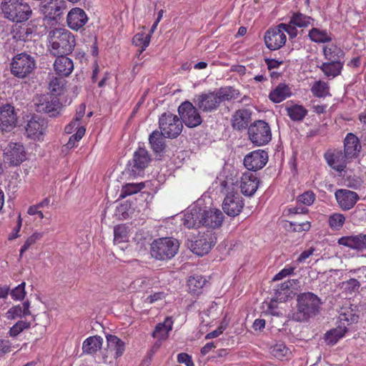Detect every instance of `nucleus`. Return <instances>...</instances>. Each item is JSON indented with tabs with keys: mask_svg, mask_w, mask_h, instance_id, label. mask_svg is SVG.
I'll use <instances>...</instances> for the list:
<instances>
[{
	"mask_svg": "<svg viewBox=\"0 0 366 366\" xmlns=\"http://www.w3.org/2000/svg\"><path fill=\"white\" fill-rule=\"evenodd\" d=\"M285 109L290 118L295 122L302 121L308 113L303 106L299 104H287Z\"/></svg>",
	"mask_w": 366,
	"mask_h": 366,
	"instance_id": "obj_37",
	"label": "nucleus"
},
{
	"mask_svg": "<svg viewBox=\"0 0 366 366\" xmlns=\"http://www.w3.org/2000/svg\"><path fill=\"white\" fill-rule=\"evenodd\" d=\"M216 242L217 237L215 234L211 231H207L199 234L197 239L192 243V251L199 256H203L210 251Z\"/></svg>",
	"mask_w": 366,
	"mask_h": 366,
	"instance_id": "obj_12",
	"label": "nucleus"
},
{
	"mask_svg": "<svg viewBox=\"0 0 366 366\" xmlns=\"http://www.w3.org/2000/svg\"><path fill=\"white\" fill-rule=\"evenodd\" d=\"M297 302V310L292 314V319L295 321H307L320 312V299L312 292L300 294Z\"/></svg>",
	"mask_w": 366,
	"mask_h": 366,
	"instance_id": "obj_1",
	"label": "nucleus"
},
{
	"mask_svg": "<svg viewBox=\"0 0 366 366\" xmlns=\"http://www.w3.org/2000/svg\"><path fill=\"white\" fill-rule=\"evenodd\" d=\"M361 149L362 146L357 137L352 133H348L344 139L345 158L352 162L358 157Z\"/></svg>",
	"mask_w": 366,
	"mask_h": 366,
	"instance_id": "obj_21",
	"label": "nucleus"
},
{
	"mask_svg": "<svg viewBox=\"0 0 366 366\" xmlns=\"http://www.w3.org/2000/svg\"><path fill=\"white\" fill-rule=\"evenodd\" d=\"M215 93L219 99V104L223 101L236 99L239 97V91L231 86L222 87Z\"/></svg>",
	"mask_w": 366,
	"mask_h": 366,
	"instance_id": "obj_39",
	"label": "nucleus"
},
{
	"mask_svg": "<svg viewBox=\"0 0 366 366\" xmlns=\"http://www.w3.org/2000/svg\"><path fill=\"white\" fill-rule=\"evenodd\" d=\"M179 241L172 237H162L153 241L150 253L152 257L161 261L173 258L178 252Z\"/></svg>",
	"mask_w": 366,
	"mask_h": 366,
	"instance_id": "obj_4",
	"label": "nucleus"
},
{
	"mask_svg": "<svg viewBox=\"0 0 366 366\" xmlns=\"http://www.w3.org/2000/svg\"><path fill=\"white\" fill-rule=\"evenodd\" d=\"M345 290L352 294L358 291L360 284L356 279H350L348 281L343 282Z\"/></svg>",
	"mask_w": 366,
	"mask_h": 366,
	"instance_id": "obj_57",
	"label": "nucleus"
},
{
	"mask_svg": "<svg viewBox=\"0 0 366 366\" xmlns=\"http://www.w3.org/2000/svg\"><path fill=\"white\" fill-rule=\"evenodd\" d=\"M178 113L182 124L184 123L187 127L194 128L202 122L198 108L189 101H185L179 106Z\"/></svg>",
	"mask_w": 366,
	"mask_h": 366,
	"instance_id": "obj_9",
	"label": "nucleus"
},
{
	"mask_svg": "<svg viewBox=\"0 0 366 366\" xmlns=\"http://www.w3.org/2000/svg\"><path fill=\"white\" fill-rule=\"evenodd\" d=\"M4 161L12 166H18L26 159V152L22 144L10 142L4 150Z\"/></svg>",
	"mask_w": 366,
	"mask_h": 366,
	"instance_id": "obj_14",
	"label": "nucleus"
},
{
	"mask_svg": "<svg viewBox=\"0 0 366 366\" xmlns=\"http://www.w3.org/2000/svg\"><path fill=\"white\" fill-rule=\"evenodd\" d=\"M177 361L179 363H184L187 366H194V362L192 360V357L187 353H180L177 356Z\"/></svg>",
	"mask_w": 366,
	"mask_h": 366,
	"instance_id": "obj_62",
	"label": "nucleus"
},
{
	"mask_svg": "<svg viewBox=\"0 0 366 366\" xmlns=\"http://www.w3.org/2000/svg\"><path fill=\"white\" fill-rule=\"evenodd\" d=\"M252 113L249 109L237 110L232 117V126L235 130L245 129L251 121Z\"/></svg>",
	"mask_w": 366,
	"mask_h": 366,
	"instance_id": "obj_28",
	"label": "nucleus"
},
{
	"mask_svg": "<svg viewBox=\"0 0 366 366\" xmlns=\"http://www.w3.org/2000/svg\"><path fill=\"white\" fill-rule=\"evenodd\" d=\"M290 292H287L281 291L280 290H276L275 293H274V300L275 302H286L290 297Z\"/></svg>",
	"mask_w": 366,
	"mask_h": 366,
	"instance_id": "obj_63",
	"label": "nucleus"
},
{
	"mask_svg": "<svg viewBox=\"0 0 366 366\" xmlns=\"http://www.w3.org/2000/svg\"><path fill=\"white\" fill-rule=\"evenodd\" d=\"M312 19L301 13L293 14L290 19V24L298 27H307L310 24Z\"/></svg>",
	"mask_w": 366,
	"mask_h": 366,
	"instance_id": "obj_46",
	"label": "nucleus"
},
{
	"mask_svg": "<svg viewBox=\"0 0 366 366\" xmlns=\"http://www.w3.org/2000/svg\"><path fill=\"white\" fill-rule=\"evenodd\" d=\"M337 243L351 249L364 250L366 249V234L342 237L338 239Z\"/></svg>",
	"mask_w": 366,
	"mask_h": 366,
	"instance_id": "obj_27",
	"label": "nucleus"
},
{
	"mask_svg": "<svg viewBox=\"0 0 366 366\" xmlns=\"http://www.w3.org/2000/svg\"><path fill=\"white\" fill-rule=\"evenodd\" d=\"M202 209L195 206L184 213L182 224L188 229L198 228L202 225Z\"/></svg>",
	"mask_w": 366,
	"mask_h": 366,
	"instance_id": "obj_24",
	"label": "nucleus"
},
{
	"mask_svg": "<svg viewBox=\"0 0 366 366\" xmlns=\"http://www.w3.org/2000/svg\"><path fill=\"white\" fill-rule=\"evenodd\" d=\"M54 63V68L57 74L68 76L74 69V64L66 54H59Z\"/></svg>",
	"mask_w": 366,
	"mask_h": 366,
	"instance_id": "obj_29",
	"label": "nucleus"
},
{
	"mask_svg": "<svg viewBox=\"0 0 366 366\" xmlns=\"http://www.w3.org/2000/svg\"><path fill=\"white\" fill-rule=\"evenodd\" d=\"M164 135L157 130L154 131L149 137L150 147L154 152L159 154L162 152L166 147Z\"/></svg>",
	"mask_w": 366,
	"mask_h": 366,
	"instance_id": "obj_33",
	"label": "nucleus"
},
{
	"mask_svg": "<svg viewBox=\"0 0 366 366\" xmlns=\"http://www.w3.org/2000/svg\"><path fill=\"white\" fill-rule=\"evenodd\" d=\"M268 161L267 153L262 149L253 151L247 154L244 159L245 167L250 171L262 169Z\"/></svg>",
	"mask_w": 366,
	"mask_h": 366,
	"instance_id": "obj_15",
	"label": "nucleus"
},
{
	"mask_svg": "<svg viewBox=\"0 0 366 366\" xmlns=\"http://www.w3.org/2000/svg\"><path fill=\"white\" fill-rule=\"evenodd\" d=\"M85 134V128L84 127H80L78 128L76 134L71 135L69 137V139L66 144L65 145L66 148L71 149L76 146V143L78 142L84 135Z\"/></svg>",
	"mask_w": 366,
	"mask_h": 366,
	"instance_id": "obj_52",
	"label": "nucleus"
},
{
	"mask_svg": "<svg viewBox=\"0 0 366 366\" xmlns=\"http://www.w3.org/2000/svg\"><path fill=\"white\" fill-rule=\"evenodd\" d=\"M345 222V217L342 214L334 213L330 216L328 222L332 229H340Z\"/></svg>",
	"mask_w": 366,
	"mask_h": 366,
	"instance_id": "obj_49",
	"label": "nucleus"
},
{
	"mask_svg": "<svg viewBox=\"0 0 366 366\" xmlns=\"http://www.w3.org/2000/svg\"><path fill=\"white\" fill-rule=\"evenodd\" d=\"M206 283L205 277L202 275L194 274L190 276L187 280L188 291L191 294L199 295Z\"/></svg>",
	"mask_w": 366,
	"mask_h": 366,
	"instance_id": "obj_34",
	"label": "nucleus"
},
{
	"mask_svg": "<svg viewBox=\"0 0 366 366\" xmlns=\"http://www.w3.org/2000/svg\"><path fill=\"white\" fill-rule=\"evenodd\" d=\"M271 354L278 360L287 357L291 352L284 343H277L271 347Z\"/></svg>",
	"mask_w": 366,
	"mask_h": 366,
	"instance_id": "obj_45",
	"label": "nucleus"
},
{
	"mask_svg": "<svg viewBox=\"0 0 366 366\" xmlns=\"http://www.w3.org/2000/svg\"><path fill=\"white\" fill-rule=\"evenodd\" d=\"M344 65L343 61L324 62L319 66L329 78H335L340 74Z\"/></svg>",
	"mask_w": 366,
	"mask_h": 366,
	"instance_id": "obj_36",
	"label": "nucleus"
},
{
	"mask_svg": "<svg viewBox=\"0 0 366 366\" xmlns=\"http://www.w3.org/2000/svg\"><path fill=\"white\" fill-rule=\"evenodd\" d=\"M88 21L85 11L80 8L72 9L67 14L66 21L70 29L78 31Z\"/></svg>",
	"mask_w": 366,
	"mask_h": 366,
	"instance_id": "obj_23",
	"label": "nucleus"
},
{
	"mask_svg": "<svg viewBox=\"0 0 366 366\" xmlns=\"http://www.w3.org/2000/svg\"><path fill=\"white\" fill-rule=\"evenodd\" d=\"M0 9L5 19L16 23L27 21L32 14L31 6L24 0H2Z\"/></svg>",
	"mask_w": 366,
	"mask_h": 366,
	"instance_id": "obj_2",
	"label": "nucleus"
},
{
	"mask_svg": "<svg viewBox=\"0 0 366 366\" xmlns=\"http://www.w3.org/2000/svg\"><path fill=\"white\" fill-rule=\"evenodd\" d=\"M292 96L291 88L285 83H280L269 94V99L273 103H280Z\"/></svg>",
	"mask_w": 366,
	"mask_h": 366,
	"instance_id": "obj_30",
	"label": "nucleus"
},
{
	"mask_svg": "<svg viewBox=\"0 0 366 366\" xmlns=\"http://www.w3.org/2000/svg\"><path fill=\"white\" fill-rule=\"evenodd\" d=\"M309 36L312 41L316 43L329 42L332 39L326 31H322L317 28H313L310 31Z\"/></svg>",
	"mask_w": 366,
	"mask_h": 366,
	"instance_id": "obj_41",
	"label": "nucleus"
},
{
	"mask_svg": "<svg viewBox=\"0 0 366 366\" xmlns=\"http://www.w3.org/2000/svg\"><path fill=\"white\" fill-rule=\"evenodd\" d=\"M159 127L160 132L165 137L174 139L181 134L183 125L177 115L170 112H164L159 119Z\"/></svg>",
	"mask_w": 366,
	"mask_h": 366,
	"instance_id": "obj_6",
	"label": "nucleus"
},
{
	"mask_svg": "<svg viewBox=\"0 0 366 366\" xmlns=\"http://www.w3.org/2000/svg\"><path fill=\"white\" fill-rule=\"evenodd\" d=\"M315 199V194L312 191H307L303 194L299 195L297 201L299 203L303 204L306 206H310L313 204Z\"/></svg>",
	"mask_w": 366,
	"mask_h": 366,
	"instance_id": "obj_53",
	"label": "nucleus"
},
{
	"mask_svg": "<svg viewBox=\"0 0 366 366\" xmlns=\"http://www.w3.org/2000/svg\"><path fill=\"white\" fill-rule=\"evenodd\" d=\"M150 161L151 157L148 151L144 147H139L128 162V169L134 176L140 175L148 167Z\"/></svg>",
	"mask_w": 366,
	"mask_h": 366,
	"instance_id": "obj_11",
	"label": "nucleus"
},
{
	"mask_svg": "<svg viewBox=\"0 0 366 366\" xmlns=\"http://www.w3.org/2000/svg\"><path fill=\"white\" fill-rule=\"evenodd\" d=\"M36 67V62L31 56L21 53L15 56L11 63V72L18 78H24L31 74Z\"/></svg>",
	"mask_w": 366,
	"mask_h": 366,
	"instance_id": "obj_8",
	"label": "nucleus"
},
{
	"mask_svg": "<svg viewBox=\"0 0 366 366\" xmlns=\"http://www.w3.org/2000/svg\"><path fill=\"white\" fill-rule=\"evenodd\" d=\"M114 242L116 244L124 242L128 239V229L124 224H119L114 228Z\"/></svg>",
	"mask_w": 366,
	"mask_h": 366,
	"instance_id": "obj_47",
	"label": "nucleus"
},
{
	"mask_svg": "<svg viewBox=\"0 0 366 366\" xmlns=\"http://www.w3.org/2000/svg\"><path fill=\"white\" fill-rule=\"evenodd\" d=\"M227 186V182H221L220 192L225 194L222 209L228 216L236 217L244 207L243 199L237 192H229Z\"/></svg>",
	"mask_w": 366,
	"mask_h": 366,
	"instance_id": "obj_5",
	"label": "nucleus"
},
{
	"mask_svg": "<svg viewBox=\"0 0 366 366\" xmlns=\"http://www.w3.org/2000/svg\"><path fill=\"white\" fill-rule=\"evenodd\" d=\"M41 237L42 234L39 232H34L30 237H29L20 249V256H22L24 252H25L32 244H34Z\"/></svg>",
	"mask_w": 366,
	"mask_h": 366,
	"instance_id": "obj_55",
	"label": "nucleus"
},
{
	"mask_svg": "<svg viewBox=\"0 0 366 366\" xmlns=\"http://www.w3.org/2000/svg\"><path fill=\"white\" fill-rule=\"evenodd\" d=\"M106 338L107 342V355L113 356L115 359L121 357L125 350L124 342L117 336L113 335H107Z\"/></svg>",
	"mask_w": 366,
	"mask_h": 366,
	"instance_id": "obj_26",
	"label": "nucleus"
},
{
	"mask_svg": "<svg viewBox=\"0 0 366 366\" xmlns=\"http://www.w3.org/2000/svg\"><path fill=\"white\" fill-rule=\"evenodd\" d=\"M144 187L145 184L144 182L126 184L121 189L119 198L124 199L127 196L137 194L144 189Z\"/></svg>",
	"mask_w": 366,
	"mask_h": 366,
	"instance_id": "obj_40",
	"label": "nucleus"
},
{
	"mask_svg": "<svg viewBox=\"0 0 366 366\" xmlns=\"http://www.w3.org/2000/svg\"><path fill=\"white\" fill-rule=\"evenodd\" d=\"M193 101L195 106L204 112H212L219 106V99L215 91H209L208 92L197 94L194 97Z\"/></svg>",
	"mask_w": 366,
	"mask_h": 366,
	"instance_id": "obj_13",
	"label": "nucleus"
},
{
	"mask_svg": "<svg viewBox=\"0 0 366 366\" xmlns=\"http://www.w3.org/2000/svg\"><path fill=\"white\" fill-rule=\"evenodd\" d=\"M258 184L259 181L255 174L249 172L242 174L239 187L244 195L251 197L257 191Z\"/></svg>",
	"mask_w": 366,
	"mask_h": 366,
	"instance_id": "obj_25",
	"label": "nucleus"
},
{
	"mask_svg": "<svg viewBox=\"0 0 366 366\" xmlns=\"http://www.w3.org/2000/svg\"><path fill=\"white\" fill-rule=\"evenodd\" d=\"M296 26L292 25L291 24H279V28L283 30V33L285 31L289 34L291 38H294L297 34V30L295 28Z\"/></svg>",
	"mask_w": 366,
	"mask_h": 366,
	"instance_id": "obj_60",
	"label": "nucleus"
},
{
	"mask_svg": "<svg viewBox=\"0 0 366 366\" xmlns=\"http://www.w3.org/2000/svg\"><path fill=\"white\" fill-rule=\"evenodd\" d=\"M286 39V35L283 30L279 28V25L267 30L264 35L265 44L270 50H277L283 46Z\"/></svg>",
	"mask_w": 366,
	"mask_h": 366,
	"instance_id": "obj_19",
	"label": "nucleus"
},
{
	"mask_svg": "<svg viewBox=\"0 0 366 366\" xmlns=\"http://www.w3.org/2000/svg\"><path fill=\"white\" fill-rule=\"evenodd\" d=\"M173 320L171 317L165 318L163 322L159 323L153 331L152 336L158 340H165L169 336V333L172 330Z\"/></svg>",
	"mask_w": 366,
	"mask_h": 366,
	"instance_id": "obj_31",
	"label": "nucleus"
},
{
	"mask_svg": "<svg viewBox=\"0 0 366 366\" xmlns=\"http://www.w3.org/2000/svg\"><path fill=\"white\" fill-rule=\"evenodd\" d=\"M311 91L317 97H324L330 95L328 84L322 81H316L312 86Z\"/></svg>",
	"mask_w": 366,
	"mask_h": 366,
	"instance_id": "obj_48",
	"label": "nucleus"
},
{
	"mask_svg": "<svg viewBox=\"0 0 366 366\" xmlns=\"http://www.w3.org/2000/svg\"><path fill=\"white\" fill-rule=\"evenodd\" d=\"M22 31L26 36H14V39L20 41H28L32 36V34L36 31L34 26L31 24H27L26 26L22 27Z\"/></svg>",
	"mask_w": 366,
	"mask_h": 366,
	"instance_id": "obj_56",
	"label": "nucleus"
},
{
	"mask_svg": "<svg viewBox=\"0 0 366 366\" xmlns=\"http://www.w3.org/2000/svg\"><path fill=\"white\" fill-rule=\"evenodd\" d=\"M36 106L38 112L46 113L50 117H56L61 107L59 98L49 94L36 97Z\"/></svg>",
	"mask_w": 366,
	"mask_h": 366,
	"instance_id": "obj_10",
	"label": "nucleus"
},
{
	"mask_svg": "<svg viewBox=\"0 0 366 366\" xmlns=\"http://www.w3.org/2000/svg\"><path fill=\"white\" fill-rule=\"evenodd\" d=\"M339 322L340 325H350L352 323L357 322L359 316L353 312L350 309H346L342 312L339 315Z\"/></svg>",
	"mask_w": 366,
	"mask_h": 366,
	"instance_id": "obj_44",
	"label": "nucleus"
},
{
	"mask_svg": "<svg viewBox=\"0 0 366 366\" xmlns=\"http://www.w3.org/2000/svg\"><path fill=\"white\" fill-rule=\"evenodd\" d=\"M102 343L103 339L100 336L89 337L84 341L82 350L87 354H94L102 348Z\"/></svg>",
	"mask_w": 366,
	"mask_h": 366,
	"instance_id": "obj_35",
	"label": "nucleus"
},
{
	"mask_svg": "<svg viewBox=\"0 0 366 366\" xmlns=\"http://www.w3.org/2000/svg\"><path fill=\"white\" fill-rule=\"evenodd\" d=\"M310 223L307 221L302 223L297 222H290V229L294 232H300L303 231H308L310 229Z\"/></svg>",
	"mask_w": 366,
	"mask_h": 366,
	"instance_id": "obj_58",
	"label": "nucleus"
},
{
	"mask_svg": "<svg viewBox=\"0 0 366 366\" xmlns=\"http://www.w3.org/2000/svg\"><path fill=\"white\" fill-rule=\"evenodd\" d=\"M347 332L346 325H338L325 334V341L328 345H335Z\"/></svg>",
	"mask_w": 366,
	"mask_h": 366,
	"instance_id": "obj_38",
	"label": "nucleus"
},
{
	"mask_svg": "<svg viewBox=\"0 0 366 366\" xmlns=\"http://www.w3.org/2000/svg\"><path fill=\"white\" fill-rule=\"evenodd\" d=\"M25 285V282H23L10 292L13 300L20 301L24 298L26 295Z\"/></svg>",
	"mask_w": 366,
	"mask_h": 366,
	"instance_id": "obj_54",
	"label": "nucleus"
},
{
	"mask_svg": "<svg viewBox=\"0 0 366 366\" xmlns=\"http://www.w3.org/2000/svg\"><path fill=\"white\" fill-rule=\"evenodd\" d=\"M294 270H295V267H285L283 269H282L280 272H278L277 274H275L274 277L272 278V280L273 281L280 280L283 279L284 277L293 273Z\"/></svg>",
	"mask_w": 366,
	"mask_h": 366,
	"instance_id": "obj_61",
	"label": "nucleus"
},
{
	"mask_svg": "<svg viewBox=\"0 0 366 366\" xmlns=\"http://www.w3.org/2000/svg\"><path fill=\"white\" fill-rule=\"evenodd\" d=\"M30 325L31 324L29 322L19 320L10 328L9 334L11 337H16L25 329L29 328Z\"/></svg>",
	"mask_w": 366,
	"mask_h": 366,
	"instance_id": "obj_51",
	"label": "nucleus"
},
{
	"mask_svg": "<svg viewBox=\"0 0 366 366\" xmlns=\"http://www.w3.org/2000/svg\"><path fill=\"white\" fill-rule=\"evenodd\" d=\"M51 51L54 56L71 53L75 46L74 35L67 29L56 28L49 31Z\"/></svg>",
	"mask_w": 366,
	"mask_h": 366,
	"instance_id": "obj_3",
	"label": "nucleus"
},
{
	"mask_svg": "<svg viewBox=\"0 0 366 366\" xmlns=\"http://www.w3.org/2000/svg\"><path fill=\"white\" fill-rule=\"evenodd\" d=\"M47 128L46 122L37 116L33 117L26 126V134L28 138L40 140Z\"/></svg>",
	"mask_w": 366,
	"mask_h": 366,
	"instance_id": "obj_17",
	"label": "nucleus"
},
{
	"mask_svg": "<svg viewBox=\"0 0 366 366\" xmlns=\"http://www.w3.org/2000/svg\"><path fill=\"white\" fill-rule=\"evenodd\" d=\"M16 114L14 109L6 104L0 109V129L3 132H10L16 125Z\"/></svg>",
	"mask_w": 366,
	"mask_h": 366,
	"instance_id": "obj_20",
	"label": "nucleus"
},
{
	"mask_svg": "<svg viewBox=\"0 0 366 366\" xmlns=\"http://www.w3.org/2000/svg\"><path fill=\"white\" fill-rule=\"evenodd\" d=\"M63 5L64 3L61 4V5H57L54 4L49 6V11L48 14V16L50 19H56L58 17H59L62 14L63 10Z\"/></svg>",
	"mask_w": 366,
	"mask_h": 366,
	"instance_id": "obj_59",
	"label": "nucleus"
},
{
	"mask_svg": "<svg viewBox=\"0 0 366 366\" xmlns=\"http://www.w3.org/2000/svg\"><path fill=\"white\" fill-rule=\"evenodd\" d=\"M64 79L52 76L49 83V89L52 92L50 95H55L56 97L60 95L64 91Z\"/></svg>",
	"mask_w": 366,
	"mask_h": 366,
	"instance_id": "obj_42",
	"label": "nucleus"
},
{
	"mask_svg": "<svg viewBox=\"0 0 366 366\" xmlns=\"http://www.w3.org/2000/svg\"><path fill=\"white\" fill-rule=\"evenodd\" d=\"M324 157L327 164L338 172H343L347 164L351 162L350 159L345 158V154L340 149L327 151Z\"/></svg>",
	"mask_w": 366,
	"mask_h": 366,
	"instance_id": "obj_18",
	"label": "nucleus"
},
{
	"mask_svg": "<svg viewBox=\"0 0 366 366\" xmlns=\"http://www.w3.org/2000/svg\"><path fill=\"white\" fill-rule=\"evenodd\" d=\"M224 214L217 209H202V226L210 229L219 228L223 222Z\"/></svg>",
	"mask_w": 366,
	"mask_h": 366,
	"instance_id": "obj_22",
	"label": "nucleus"
},
{
	"mask_svg": "<svg viewBox=\"0 0 366 366\" xmlns=\"http://www.w3.org/2000/svg\"><path fill=\"white\" fill-rule=\"evenodd\" d=\"M338 206L343 211H348L354 207L359 200V195L353 191L346 189H339L335 193Z\"/></svg>",
	"mask_w": 366,
	"mask_h": 366,
	"instance_id": "obj_16",
	"label": "nucleus"
},
{
	"mask_svg": "<svg viewBox=\"0 0 366 366\" xmlns=\"http://www.w3.org/2000/svg\"><path fill=\"white\" fill-rule=\"evenodd\" d=\"M249 140L257 146H262L269 143L272 139L269 125L264 121L257 120L248 127Z\"/></svg>",
	"mask_w": 366,
	"mask_h": 366,
	"instance_id": "obj_7",
	"label": "nucleus"
},
{
	"mask_svg": "<svg viewBox=\"0 0 366 366\" xmlns=\"http://www.w3.org/2000/svg\"><path fill=\"white\" fill-rule=\"evenodd\" d=\"M11 343L8 340H0V355H4L11 351Z\"/></svg>",
	"mask_w": 366,
	"mask_h": 366,
	"instance_id": "obj_64",
	"label": "nucleus"
},
{
	"mask_svg": "<svg viewBox=\"0 0 366 366\" xmlns=\"http://www.w3.org/2000/svg\"><path fill=\"white\" fill-rule=\"evenodd\" d=\"M150 38V34L138 33L133 37V44L141 47V51H143L149 46Z\"/></svg>",
	"mask_w": 366,
	"mask_h": 366,
	"instance_id": "obj_50",
	"label": "nucleus"
},
{
	"mask_svg": "<svg viewBox=\"0 0 366 366\" xmlns=\"http://www.w3.org/2000/svg\"><path fill=\"white\" fill-rule=\"evenodd\" d=\"M30 302L26 300L21 305H18L11 307L6 313L8 320H14L17 317H26L31 315L29 310Z\"/></svg>",
	"mask_w": 366,
	"mask_h": 366,
	"instance_id": "obj_32",
	"label": "nucleus"
},
{
	"mask_svg": "<svg viewBox=\"0 0 366 366\" xmlns=\"http://www.w3.org/2000/svg\"><path fill=\"white\" fill-rule=\"evenodd\" d=\"M325 59L327 62L341 61V58L343 56L344 53L342 50L337 47H324L323 49Z\"/></svg>",
	"mask_w": 366,
	"mask_h": 366,
	"instance_id": "obj_43",
	"label": "nucleus"
}]
</instances>
